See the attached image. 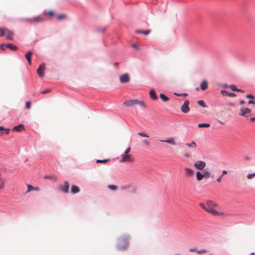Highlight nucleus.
<instances>
[{"instance_id":"7c9ffc66","label":"nucleus","mask_w":255,"mask_h":255,"mask_svg":"<svg viewBox=\"0 0 255 255\" xmlns=\"http://www.w3.org/2000/svg\"><path fill=\"white\" fill-rule=\"evenodd\" d=\"M109 160V159H103V160L97 159L96 160V162L97 163H106Z\"/></svg>"},{"instance_id":"69168bd1","label":"nucleus","mask_w":255,"mask_h":255,"mask_svg":"<svg viewBox=\"0 0 255 255\" xmlns=\"http://www.w3.org/2000/svg\"><path fill=\"white\" fill-rule=\"evenodd\" d=\"M221 124H223V123L221 122H219Z\"/></svg>"},{"instance_id":"4468645a","label":"nucleus","mask_w":255,"mask_h":255,"mask_svg":"<svg viewBox=\"0 0 255 255\" xmlns=\"http://www.w3.org/2000/svg\"><path fill=\"white\" fill-rule=\"evenodd\" d=\"M160 141L161 142H166V143H169V144L173 145H175L176 144L175 140L173 137H170L165 140H161Z\"/></svg>"},{"instance_id":"6e6552de","label":"nucleus","mask_w":255,"mask_h":255,"mask_svg":"<svg viewBox=\"0 0 255 255\" xmlns=\"http://www.w3.org/2000/svg\"><path fill=\"white\" fill-rule=\"evenodd\" d=\"M189 102L188 100L184 101L183 105L182 106L181 110L184 113H187L190 111L189 107Z\"/></svg>"},{"instance_id":"09e8293b","label":"nucleus","mask_w":255,"mask_h":255,"mask_svg":"<svg viewBox=\"0 0 255 255\" xmlns=\"http://www.w3.org/2000/svg\"><path fill=\"white\" fill-rule=\"evenodd\" d=\"M248 104H254L255 105V101L250 100L249 101Z\"/></svg>"},{"instance_id":"4be33fe9","label":"nucleus","mask_w":255,"mask_h":255,"mask_svg":"<svg viewBox=\"0 0 255 255\" xmlns=\"http://www.w3.org/2000/svg\"><path fill=\"white\" fill-rule=\"evenodd\" d=\"M196 179L198 181H201L203 179V174L200 171H197L196 173Z\"/></svg>"},{"instance_id":"b1692460","label":"nucleus","mask_w":255,"mask_h":255,"mask_svg":"<svg viewBox=\"0 0 255 255\" xmlns=\"http://www.w3.org/2000/svg\"><path fill=\"white\" fill-rule=\"evenodd\" d=\"M150 32V30L149 29L143 31L141 30H136V33H142L144 35H148Z\"/></svg>"},{"instance_id":"49530a36","label":"nucleus","mask_w":255,"mask_h":255,"mask_svg":"<svg viewBox=\"0 0 255 255\" xmlns=\"http://www.w3.org/2000/svg\"><path fill=\"white\" fill-rule=\"evenodd\" d=\"M244 159L246 160H247V161H250L251 160V158L249 156H245L244 157Z\"/></svg>"},{"instance_id":"f8f14e48","label":"nucleus","mask_w":255,"mask_h":255,"mask_svg":"<svg viewBox=\"0 0 255 255\" xmlns=\"http://www.w3.org/2000/svg\"><path fill=\"white\" fill-rule=\"evenodd\" d=\"M185 174L186 177H191L194 174V171L192 168L185 167L184 168Z\"/></svg>"},{"instance_id":"20e7f679","label":"nucleus","mask_w":255,"mask_h":255,"mask_svg":"<svg viewBox=\"0 0 255 255\" xmlns=\"http://www.w3.org/2000/svg\"><path fill=\"white\" fill-rule=\"evenodd\" d=\"M123 105L129 107L135 105L144 106V103L142 101L137 99H132L129 100H126L123 102Z\"/></svg>"},{"instance_id":"f257e3e1","label":"nucleus","mask_w":255,"mask_h":255,"mask_svg":"<svg viewBox=\"0 0 255 255\" xmlns=\"http://www.w3.org/2000/svg\"><path fill=\"white\" fill-rule=\"evenodd\" d=\"M207 209L206 211L215 216H221L224 215L223 212L218 211L217 210L218 205L215 202L212 201H207L206 202Z\"/></svg>"},{"instance_id":"3c124183","label":"nucleus","mask_w":255,"mask_h":255,"mask_svg":"<svg viewBox=\"0 0 255 255\" xmlns=\"http://www.w3.org/2000/svg\"><path fill=\"white\" fill-rule=\"evenodd\" d=\"M4 46H5V45H4V44L0 45L1 49L2 50H4Z\"/></svg>"},{"instance_id":"a18cd8bd","label":"nucleus","mask_w":255,"mask_h":255,"mask_svg":"<svg viewBox=\"0 0 255 255\" xmlns=\"http://www.w3.org/2000/svg\"><path fill=\"white\" fill-rule=\"evenodd\" d=\"M246 97L247 98H249V99H254V96H253L251 94H249V95H248L246 96Z\"/></svg>"},{"instance_id":"7ed1b4c3","label":"nucleus","mask_w":255,"mask_h":255,"mask_svg":"<svg viewBox=\"0 0 255 255\" xmlns=\"http://www.w3.org/2000/svg\"><path fill=\"white\" fill-rule=\"evenodd\" d=\"M128 245V238L123 237L118 240L117 249L119 251H124L127 249Z\"/></svg>"},{"instance_id":"412c9836","label":"nucleus","mask_w":255,"mask_h":255,"mask_svg":"<svg viewBox=\"0 0 255 255\" xmlns=\"http://www.w3.org/2000/svg\"><path fill=\"white\" fill-rule=\"evenodd\" d=\"M203 178L208 179L211 177V173L208 171L204 170L202 172Z\"/></svg>"},{"instance_id":"e433bc0d","label":"nucleus","mask_w":255,"mask_h":255,"mask_svg":"<svg viewBox=\"0 0 255 255\" xmlns=\"http://www.w3.org/2000/svg\"><path fill=\"white\" fill-rule=\"evenodd\" d=\"M108 188L111 190H116L117 189V186L116 185H111L108 186Z\"/></svg>"},{"instance_id":"6e6d98bb","label":"nucleus","mask_w":255,"mask_h":255,"mask_svg":"<svg viewBox=\"0 0 255 255\" xmlns=\"http://www.w3.org/2000/svg\"><path fill=\"white\" fill-rule=\"evenodd\" d=\"M240 103L241 104H245V102L243 100H242L240 101Z\"/></svg>"},{"instance_id":"39448f33","label":"nucleus","mask_w":255,"mask_h":255,"mask_svg":"<svg viewBox=\"0 0 255 255\" xmlns=\"http://www.w3.org/2000/svg\"><path fill=\"white\" fill-rule=\"evenodd\" d=\"M44 20L45 18L42 15L35 16L31 18L26 19V21L31 23L41 22Z\"/></svg>"},{"instance_id":"a878e982","label":"nucleus","mask_w":255,"mask_h":255,"mask_svg":"<svg viewBox=\"0 0 255 255\" xmlns=\"http://www.w3.org/2000/svg\"><path fill=\"white\" fill-rule=\"evenodd\" d=\"M210 126V125L209 124H206V123L199 124L198 125V127L199 128H203V127L208 128Z\"/></svg>"},{"instance_id":"79ce46f5","label":"nucleus","mask_w":255,"mask_h":255,"mask_svg":"<svg viewBox=\"0 0 255 255\" xmlns=\"http://www.w3.org/2000/svg\"><path fill=\"white\" fill-rule=\"evenodd\" d=\"M4 29L0 28V36H4Z\"/></svg>"},{"instance_id":"1a4fd4ad","label":"nucleus","mask_w":255,"mask_h":255,"mask_svg":"<svg viewBox=\"0 0 255 255\" xmlns=\"http://www.w3.org/2000/svg\"><path fill=\"white\" fill-rule=\"evenodd\" d=\"M4 35L5 38L7 40H12L13 36V32L10 31L8 29L4 28Z\"/></svg>"},{"instance_id":"5701e85b","label":"nucleus","mask_w":255,"mask_h":255,"mask_svg":"<svg viewBox=\"0 0 255 255\" xmlns=\"http://www.w3.org/2000/svg\"><path fill=\"white\" fill-rule=\"evenodd\" d=\"M79 191H80V189L78 186H75V185H73L71 187V192L73 194L78 193Z\"/></svg>"},{"instance_id":"aec40b11","label":"nucleus","mask_w":255,"mask_h":255,"mask_svg":"<svg viewBox=\"0 0 255 255\" xmlns=\"http://www.w3.org/2000/svg\"><path fill=\"white\" fill-rule=\"evenodd\" d=\"M5 46L13 51H15L18 49L17 46L14 45L12 44H7L5 45Z\"/></svg>"},{"instance_id":"393cba45","label":"nucleus","mask_w":255,"mask_h":255,"mask_svg":"<svg viewBox=\"0 0 255 255\" xmlns=\"http://www.w3.org/2000/svg\"><path fill=\"white\" fill-rule=\"evenodd\" d=\"M159 97L164 102H167L169 100V98H168L166 95L163 94H160L159 95Z\"/></svg>"},{"instance_id":"a19ab883","label":"nucleus","mask_w":255,"mask_h":255,"mask_svg":"<svg viewBox=\"0 0 255 255\" xmlns=\"http://www.w3.org/2000/svg\"><path fill=\"white\" fill-rule=\"evenodd\" d=\"M4 182L0 180V189H2L4 188Z\"/></svg>"},{"instance_id":"0eeeda50","label":"nucleus","mask_w":255,"mask_h":255,"mask_svg":"<svg viewBox=\"0 0 255 255\" xmlns=\"http://www.w3.org/2000/svg\"><path fill=\"white\" fill-rule=\"evenodd\" d=\"M42 15L44 17L45 19H51L55 15V13L52 10L49 11L45 10L43 11Z\"/></svg>"},{"instance_id":"4c0bfd02","label":"nucleus","mask_w":255,"mask_h":255,"mask_svg":"<svg viewBox=\"0 0 255 255\" xmlns=\"http://www.w3.org/2000/svg\"><path fill=\"white\" fill-rule=\"evenodd\" d=\"M31 107V103L29 101H27L25 103V107L27 109H29Z\"/></svg>"},{"instance_id":"473e14b6","label":"nucleus","mask_w":255,"mask_h":255,"mask_svg":"<svg viewBox=\"0 0 255 255\" xmlns=\"http://www.w3.org/2000/svg\"><path fill=\"white\" fill-rule=\"evenodd\" d=\"M137 134L141 136H142V137H148L149 136L146 134L144 132H138Z\"/></svg>"},{"instance_id":"f3484780","label":"nucleus","mask_w":255,"mask_h":255,"mask_svg":"<svg viewBox=\"0 0 255 255\" xmlns=\"http://www.w3.org/2000/svg\"><path fill=\"white\" fill-rule=\"evenodd\" d=\"M23 129H24L23 126L22 125L20 124L18 126L14 127L12 128V131H17L18 132H20Z\"/></svg>"},{"instance_id":"37998d69","label":"nucleus","mask_w":255,"mask_h":255,"mask_svg":"<svg viewBox=\"0 0 255 255\" xmlns=\"http://www.w3.org/2000/svg\"><path fill=\"white\" fill-rule=\"evenodd\" d=\"M45 179H55V178L52 176H45L44 177Z\"/></svg>"},{"instance_id":"5fc2aeb1","label":"nucleus","mask_w":255,"mask_h":255,"mask_svg":"<svg viewBox=\"0 0 255 255\" xmlns=\"http://www.w3.org/2000/svg\"><path fill=\"white\" fill-rule=\"evenodd\" d=\"M4 129H5V128L4 127L0 126V131L4 130Z\"/></svg>"},{"instance_id":"c85d7f7f","label":"nucleus","mask_w":255,"mask_h":255,"mask_svg":"<svg viewBox=\"0 0 255 255\" xmlns=\"http://www.w3.org/2000/svg\"><path fill=\"white\" fill-rule=\"evenodd\" d=\"M255 177V173L252 174H248L247 176V178L248 179L250 180Z\"/></svg>"},{"instance_id":"58836bf2","label":"nucleus","mask_w":255,"mask_h":255,"mask_svg":"<svg viewBox=\"0 0 255 255\" xmlns=\"http://www.w3.org/2000/svg\"><path fill=\"white\" fill-rule=\"evenodd\" d=\"M57 19L58 20H61L64 18V14H60L56 16Z\"/></svg>"},{"instance_id":"0e129e2a","label":"nucleus","mask_w":255,"mask_h":255,"mask_svg":"<svg viewBox=\"0 0 255 255\" xmlns=\"http://www.w3.org/2000/svg\"><path fill=\"white\" fill-rule=\"evenodd\" d=\"M61 188L62 190H64V188L63 187H61Z\"/></svg>"},{"instance_id":"9d476101","label":"nucleus","mask_w":255,"mask_h":255,"mask_svg":"<svg viewBox=\"0 0 255 255\" xmlns=\"http://www.w3.org/2000/svg\"><path fill=\"white\" fill-rule=\"evenodd\" d=\"M45 64H41L37 70V73L40 77H43L44 75Z\"/></svg>"},{"instance_id":"2eb2a0df","label":"nucleus","mask_w":255,"mask_h":255,"mask_svg":"<svg viewBox=\"0 0 255 255\" xmlns=\"http://www.w3.org/2000/svg\"><path fill=\"white\" fill-rule=\"evenodd\" d=\"M208 87V84L206 80H203L200 84V88L202 90H206Z\"/></svg>"},{"instance_id":"680f3d73","label":"nucleus","mask_w":255,"mask_h":255,"mask_svg":"<svg viewBox=\"0 0 255 255\" xmlns=\"http://www.w3.org/2000/svg\"><path fill=\"white\" fill-rule=\"evenodd\" d=\"M240 91H237L238 92H244V91H243L241 89H239Z\"/></svg>"},{"instance_id":"a211bd4d","label":"nucleus","mask_w":255,"mask_h":255,"mask_svg":"<svg viewBox=\"0 0 255 255\" xmlns=\"http://www.w3.org/2000/svg\"><path fill=\"white\" fill-rule=\"evenodd\" d=\"M149 95L150 98L153 100H156L158 99L157 96H156L155 92L154 90H151L149 91Z\"/></svg>"},{"instance_id":"774afa93","label":"nucleus","mask_w":255,"mask_h":255,"mask_svg":"<svg viewBox=\"0 0 255 255\" xmlns=\"http://www.w3.org/2000/svg\"><path fill=\"white\" fill-rule=\"evenodd\" d=\"M254 255V253H252V254H251V255Z\"/></svg>"},{"instance_id":"cd10ccee","label":"nucleus","mask_w":255,"mask_h":255,"mask_svg":"<svg viewBox=\"0 0 255 255\" xmlns=\"http://www.w3.org/2000/svg\"><path fill=\"white\" fill-rule=\"evenodd\" d=\"M32 55V52L30 51H29L27 52V53L25 55V58L27 59H29V58H31V57Z\"/></svg>"},{"instance_id":"ddd939ff","label":"nucleus","mask_w":255,"mask_h":255,"mask_svg":"<svg viewBox=\"0 0 255 255\" xmlns=\"http://www.w3.org/2000/svg\"><path fill=\"white\" fill-rule=\"evenodd\" d=\"M129 80V76L128 74H124L120 77V81L121 83H126Z\"/></svg>"},{"instance_id":"bb28decb","label":"nucleus","mask_w":255,"mask_h":255,"mask_svg":"<svg viewBox=\"0 0 255 255\" xmlns=\"http://www.w3.org/2000/svg\"><path fill=\"white\" fill-rule=\"evenodd\" d=\"M197 103H198V105H199L200 106H201V107H202L203 108L207 107V106L206 105L205 102L203 100H199L198 101Z\"/></svg>"},{"instance_id":"bf43d9fd","label":"nucleus","mask_w":255,"mask_h":255,"mask_svg":"<svg viewBox=\"0 0 255 255\" xmlns=\"http://www.w3.org/2000/svg\"><path fill=\"white\" fill-rule=\"evenodd\" d=\"M251 120H252V121H254L255 120V118H252L251 119Z\"/></svg>"},{"instance_id":"de8ad7c7","label":"nucleus","mask_w":255,"mask_h":255,"mask_svg":"<svg viewBox=\"0 0 255 255\" xmlns=\"http://www.w3.org/2000/svg\"><path fill=\"white\" fill-rule=\"evenodd\" d=\"M175 94L178 96H187V94H186V93L181 94Z\"/></svg>"},{"instance_id":"864d4df0","label":"nucleus","mask_w":255,"mask_h":255,"mask_svg":"<svg viewBox=\"0 0 255 255\" xmlns=\"http://www.w3.org/2000/svg\"><path fill=\"white\" fill-rule=\"evenodd\" d=\"M34 190H36V191H39L40 190V189L39 187H34Z\"/></svg>"},{"instance_id":"603ef678","label":"nucleus","mask_w":255,"mask_h":255,"mask_svg":"<svg viewBox=\"0 0 255 255\" xmlns=\"http://www.w3.org/2000/svg\"><path fill=\"white\" fill-rule=\"evenodd\" d=\"M29 63V65H31V58H29V59H26Z\"/></svg>"},{"instance_id":"338daca9","label":"nucleus","mask_w":255,"mask_h":255,"mask_svg":"<svg viewBox=\"0 0 255 255\" xmlns=\"http://www.w3.org/2000/svg\"><path fill=\"white\" fill-rule=\"evenodd\" d=\"M2 131H0V134H2Z\"/></svg>"},{"instance_id":"13d9d810","label":"nucleus","mask_w":255,"mask_h":255,"mask_svg":"<svg viewBox=\"0 0 255 255\" xmlns=\"http://www.w3.org/2000/svg\"><path fill=\"white\" fill-rule=\"evenodd\" d=\"M184 156H185V157H188L189 155V154H188L186 153V154H184Z\"/></svg>"},{"instance_id":"c03bdc74","label":"nucleus","mask_w":255,"mask_h":255,"mask_svg":"<svg viewBox=\"0 0 255 255\" xmlns=\"http://www.w3.org/2000/svg\"><path fill=\"white\" fill-rule=\"evenodd\" d=\"M222 177H223V175L220 176L217 179V181L218 182V183H220L222 181Z\"/></svg>"},{"instance_id":"423d86ee","label":"nucleus","mask_w":255,"mask_h":255,"mask_svg":"<svg viewBox=\"0 0 255 255\" xmlns=\"http://www.w3.org/2000/svg\"><path fill=\"white\" fill-rule=\"evenodd\" d=\"M206 162L201 160L197 161L194 163V167L199 170H203L206 166Z\"/></svg>"},{"instance_id":"72a5a7b5","label":"nucleus","mask_w":255,"mask_h":255,"mask_svg":"<svg viewBox=\"0 0 255 255\" xmlns=\"http://www.w3.org/2000/svg\"><path fill=\"white\" fill-rule=\"evenodd\" d=\"M69 191V185L68 183L65 182V192L67 193Z\"/></svg>"},{"instance_id":"ea45409f","label":"nucleus","mask_w":255,"mask_h":255,"mask_svg":"<svg viewBox=\"0 0 255 255\" xmlns=\"http://www.w3.org/2000/svg\"><path fill=\"white\" fill-rule=\"evenodd\" d=\"M200 206L203 209H204L206 211V209H207V205H205L204 203H200L199 204Z\"/></svg>"},{"instance_id":"4d7b16f0","label":"nucleus","mask_w":255,"mask_h":255,"mask_svg":"<svg viewBox=\"0 0 255 255\" xmlns=\"http://www.w3.org/2000/svg\"><path fill=\"white\" fill-rule=\"evenodd\" d=\"M227 174V171H226V170H224L223 171V175H224V174Z\"/></svg>"},{"instance_id":"e2e57ef3","label":"nucleus","mask_w":255,"mask_h":255,"mask_svg":"<svg viewBox=\"0 0 255 255\" xmlns=\"http://www.w3.org/2000/svg\"><path fill=\"white\" fill-rule=\"evenodd\" d=\"M224 87H225V88H227V87H228V86H227V85H224Z\"/></svg>"},{"instance_id":"f03ea898","label":"nucleus","mask_w":255,"mask_h":255,"mask_svg":"<svg viewBox=\"0 0 255 255\" xmlns=\"http://www.w3.org/2000/svg\"><path fill=\"white\" fill-rule=\"evenodd\" d=\"M130 150L131 147L130 146L127 148L124 153L122 155V158L120 160V162L132 163L134 161V157L131 154H129Z\"/></svg>"},{"instance_id":"8fccbe9b","label":"nucleus","mask_w":255,"mask_h":255,"mask_svg":"<svg viewBox=\"0 0 255 255\" xmlns=\"http://www.w3.org/2000/svg\"><path fill=\"white\" fill-rule=\"evenodd\" d=\"M4 131H5V133L6 134H8L9 133V129L8 128H5Z\"/></svg>"},{"instance_id":"c756f323","label":"nucleus","mask_w":255,"mask_h":255,"mask_svg":"<svg viewBox=\"0 0 255 255\" xmlns=\"http://www.w3.org/2000/svg\"><path fill=\"white\" fill-rule=\"evenodd\" d=\"M230 88L233 91H240L239 89H238L235 85H231L230 86Z\"/></svg>"},{"instance_id":"9b49d317","label":"nucleus","mask_w":255,"mask_h":255,"mask_svg":"<svg viewBox=\"0 0 255 255\" xmlns=\"http://www.w3.org/2000/svg\"><path fill=\"white\" fill-rule=\"evenodd\" d=\"M251 112V110L248 108H241V113L240 114V115L244 117H248V115L250 114Z\"/></svg>"},{"instance_id":"6ab92c4d","label":"nucleus","mask_w":255,"mask_h":255,"mask_svg":"<svg viewBox=\"0 0 255 255\" xmlns=\"http://www.w3.org/2000/svg\"><path fill=\"white\" fill-rule=\"evenodd\" d=\"M221 93L223 95H226V96L230 97H235L236 96V95L235 93H229L225 90H222Z\"/></svg>"},{"instance_id":"f704fd0d","label":"nucleus","mask_w":255,"mask_h":255,"mask_svg":"<svg viewBox=\"0 0 255 255\" xmlns=\"http://www.w3.org/2000/svg\"><path fill=\"white\" fill-rule=\"evenodd\" d=\"M142 142L146 146H149L150 145V142L148 139H143L142 140Z\"/></svg>"},{"instance_id":"052dcab7","label":"nucleus","mask_w":255,"mask_h":255,"mask_svg":"<svg viewBox=\"0 0 255 255\" xmlns=\"http://www.w3.org/2000/svg\"><path fill=\"white\" fill-rule=\"evenodd\" d=\"M132 46H133V47H134L135 48H137V46L135 44H133Z\"/></svg>"},{"instance_id":"dca6fc26","label":"nucleus","mask_w":255,"mask_h":255,"mask_svg":"<svg viewBox=\"0 0 255 255\" xmlns=\"http://www.w3.org/2000/svg\"><path fill=\"white\" fill-rule=\"evenodd\" d=\"M185 145L193 149H195L197 147V144L194 141H192L190 143H186Z\"/></svg>"},{"instance_id":"c9c22d12","label":"nucleus","mask_w":255,"mask_h":255,"mask_svg":"<svg viewBox=\"0 0 255 255\" xmlns=\"http://www.w3.org/2000/svg\"><path fill=\"white\" fill-rule=\"evenodd\" d=\"M27 192H29L32 190H34V187L32 186H31L30 185H27Z\"/></svg>"},{"instance_id":"2f4dec72","label":"nucleus","mask_w":255,"mask_h":255,"mask_svg":"<svg viewBox=\"0 0 255 255\" xmlns=\"http://www.w3.org/2000/svg\"><path fill=\"white\" fill-rule=\"evenodd\" d=\"M51 91V89H50V88H47L43 91H42L41 93L42 94H47L48 93H49Z\"/></svg>"}]
</instances>
